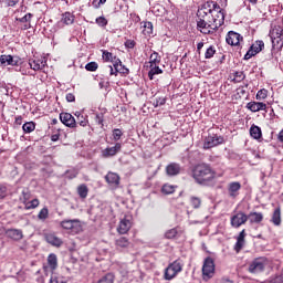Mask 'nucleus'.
I'll list each match as a JSON object with an SVG mask.
<instances>
[{
	"instance_id": "nucleus-38",
	"label": "nucleus",
	"mask_w": 283,
	"mask_h": 283,
	"mask_svg": "<svg viewBox=\"0 0 283 283\" xmlns=\"http://www.w3.org/2000/svg\"><path fill=\"white\" fill-rule=\"evenodd\" d=\"M49 216H50V210L48 209V207H44L40 210L38 218L39 220L45 221L48 220Z\"/></svg>"
},
{
	"instance_id": "nucleus-53",
	"label": "nucleus",
	"mask_w": 283,
	"mask_h": 283,
	"mask_svg": "<svg viewBox=\"0 0 283 283\" xmlns=\"http://www.w3.org/2000/svg\"><path fill=\"white\" fill-rule=\"evenodd\" d=\"M103 120H104V115L103 113H98L95 116V122L97 123V125H101L103 127Z\"/></svg>"
},
{
	"instance_id": "nucleus-26",
	"label": "nucleus",
	"mask_w": 283,
	"mask_h": 283,
	"mask_svg": "<svg viewBox=\"0 0 283 283\" xmlns=\"http://www.w3.org/2000/svg\"><path fill=\"white\" fill-rule=\"evenodd\" d=\"M180 166L176 163H172L166 167V172L168 176H178L180 174Z\"/></svg>"
},
{
	"instance_id": "nucleus-63",
	"label": "nucleus",
	"mask_w": 283,
	"mask_h": 283,
	"mask_svg": "<svg viewBox=\"0 0 283 283\" xmlns=\"http://www.w3.org/2000/svg\"><path fill=\"white\" fill-rule=\"evenodd\" d=\"M280 143H283V129L279 133V136H277Z\"/></svg>"
},
{
	"instance_id": "nucleus-6",
	"label": "nucleus",
	"mask_w": 283,
	"mask_h": 283,
	"mask_svg": "<svg viewBox=\"0 0 283 283\" xmlns=\"http://www.w3.org/2000/svg\"><path fill=\"white\" fill-rule=\"evenodd\" d=\"M61 227L62 229L72 231L73 233H81V231H83V226H81V221L78 219L63 220L61 222Z\"/></svg>"
},
{
	"instance_id": "nucleus-57",
	"label": "nucleus",
	"mask_w": 283,
	"mask_h": 283,
	"mask_svg": "<svg viewBox=\"0 0 283 283\" xmlns=\"http://www.w3.org/2000/svg\"><path fill=\"white\" fill-rule=\"evenodd\" d=\"M77 120H80L78 124L81 127H87V119L85 117L81 116Z\"/></svg>"
},
{
	"instance_id": "nucleus-34",
	"label": "nucleus",
	"mask_w": 283,
	"mask_h": 283,
	"mask_svg": "<svg viewBox=\"0 0 283 283\" xmlns=\"http://www.w3.org/2000/svg\"><path fill=\"white\" fill-rule=\"evenodd\" d=\"M150 71L148 72V77L150 78V81H154V76H156V74H163V70L160 69V66L158 65H149Z\"/></svg>"
},
{
	"instance_id": "nucleus-50",
	"label": "nucleus",
	"mask_w": 283,
	"mask_h": 283,
	"mask_svg": "<svg viewBox=\"0 0 283 283\" xmlns=\"http://www.w3.org/2000/svg\"><path fill=\"white\" fill-rule=\"evenodd\" d=\"M120 136H123V132L118 128L113 130V140H120Z\"/></svg>"
},
{
	"instance_id": "nucleus-46",
	"label": "nucleus",
	"mask_w": 283,
	"mask_h": 283,
	"mask_svg": "<svg viewBox=\"0 0 283 283\" xmlns=\"http://www.w3.org/2000/svg\"><path fill=\"white\" fill-rule=\"evenodd\" d=\"M95 22L97 23V25H98L99 28H106V27H107V23H108L105 17H98V18H96Z\"/></svg>"
},
{
	"instance_id": "nucleus-47",
	"label": "nucleus",
	"mask_w": 283,
	"mask_h": 283,
	"mask_svg": "<svg viewBox=\"0 0 283 283\" xmlns=\"http://www.w3.org/2000/svg\"><path fill=\"white\" fill-rule=\"evenodd\" d=\"M50 283H67V281H65V277L63 276L53 275L50 279Z\"/></svg>"
},
{
	"instance_id": "nucleus-14",
	"label": "nucleus",
	"mask_w": 283,
	"mask_h": 283,
	"mask_svg": "<svg viewBox=\"0 0 283 283\" xmlns=\"http://www.w3.org/2000/svg\"><path fill=\"white\" fill-rule=\"evenodd\" d=\"M60 120L66 127H72V128L76 127V119L70 113H61Z\"/></svg>"
},
{
	"instance_id": "nucleus-55",
	"label": "nucleus",
	"mask_w": 283,
	"mask_h": 283,
	"mask_svg": "<svg viewBox=\"0 0 283 283\" xmlns=\"http://www.w3.org/2000/svg\"><path fill=\"white\" fill-rule=\"evenodd\" d=\"M125 46L128 48L129 50H133V48L136 46V42L133 41V40H127V41L125 42Z\"/></svg>"
},
{
	"instance_id": "nucleus-42",
	"label": "nucleus",
	"mask_w": 283,
	"mask_h": 283,
	"mask_svg": "<svg viewBox=\"0 0 283 283\" xmlns=\"http://www.w3.org/2000/svg\"><path fill=\"white\" fill-rule=\"evenodd\" d=\"M269 96V91L266 88H262L256 93V101H264Z\"/></svg>"
},
{
	"instance_id": "nucleus-20",
	"label": "nucleus",
	"mask_w": 283,
	"mask_h": 283,
	"mask_svg": "<svg viewBox=\"0 0 283 283\" xmlns=\"http://www.w3.org/2000/svg\"><path fill=\"white\" fill-rule=\"evenodd\" d=\"M248 220L251 224H260L264 220V214L262 212H250Z\"/></svg>"
},
{
	"instance_id": "nucleus-51",
	"label": "nucleus",
	"mask_w": 283,
	"mask_h": 283,
	"mask_svg": "<svg viewBox=\"0 0 283 283\" xmlns=\"http://www.w3.org/2000/svg\"><path fill=\"white\" fill-rule=\"evenodd\" d=\"M244 248V241H238L234 245V251H237V253H240V251H242V249Z\"/></svg>"
},
{
	"instance_id": "nucleus-8",
	"label": "nucleus",
	"mask_w": 283,
	"mask_h": 283,
	"mask_svg": "<svg viewBox=\"0 0 283 283\" xmlns=\"http://www.w3.org/2000/svg\"><path fill=\"white\" fill-rule=\"evenodd\" d=\"M224 143V138L218 135H208L205 138L203 149H211L212 147H218V145H222Z\"/></svg>"
},
{
	"instance_id": "nucleus-62",
	"label": "nucleus",
	"mask_w": 283,
	"mask_h": 283,
	"mask_svg": "<svg viewBox=\"0 0 283 283\" xmlns=\"http://www.w3.org/2000/svg\"><path fill=\"white\" fill-rule=\"evenodd\" d=\"M51 140H52L53 143H56V140H59V134L52 135V136H51Z\"/></svg>"
},
{
	"instance_id": "nucleus-52",
	"label": "nucleus",
	"mask_w": 283,
	"mask_h": 283,
	"mask_svg": "<svg viewBox=\"0 0 283 283\" xmlns=\"http://www.w3.org/2000/svg\"><path fill=\"white\" fill-rule=\"evenodd\" d=\"M103 60L104 61H112L114 59V55L109 53L108 51H103Z\"/></svg>"
},
{
	"instance_id": "nucleus-3",
	"label": "nucleus",
	"mask_w": 283,
	"mask_h": 283,
	"mask_svg": "<svg viewBox=\"0 0 283 283\" xmlns=\"http://www.w3.org/2000/svg\"><path fill=\"white\" fill-rule=\"evenodd\" d=\"M269 264H270V262H269V259H266V256H259V258H255L254 260H252L248 264V271L252 275H260V273H264V271L266 270V266H269Z\"/></svg>"
},
{
	"instance_id": "nucleus-56",
	"label": "nucleus",
	"mask_w": 283,
	"mask_h": 283,
	"mask_svg": "<svg viewBox=\"0 0 283 283\" xmlns=\"http://www.w3.org/2000/svg\"><path fill=\"white\" fill-rule=\"evenodd\" d=\"M66 101L67 103H74L76 101V97L72 93L66 94Z\"/></svg>"
},
{
	"instance_id": "nucleus-59",
	"label": "nucleus",
	"mask_w": 283,
	"mask_h": 283,
	"mask_svg": "<svg viewBox=\"0 0 283 283\" xmlns=\"http://www.w3.org/2000/svg\"><path fill=\"white\" fill-rule=\"evenodd\" d=\"M103 3H107V0H94L93 1V6H95V8L103 6Z\"/></svg>"
},
{
	"instance_id": "nucleus-64",
	"label": "nucleus",
	"mask_w": 283,
	"mask_h": 283,
	"mask_svg": "<svg viewBox=\"0 0 283 283\" xmlns=\"http://www.w3.org/2000/svg\"><path fill=\"white\" fill-rule=\"evenodd\" d=\"M109 70H111V76L118 74V72H116V69L114 71V67L109 66Z\"/></svg>"
},
{
	"instance_id": "nucleus-30",
	"label": "nucleus",
	"mask_w": 283,
	"mask_h": 283,
	"mask_svg": "<svg viewBox=\"0 0 283 283\" xmlns=\"http://www.w3.org/2000/svg\"><path fill=\"white\" fill-rule=\"evenodd\" d=\"M87 193H90V188H87V185L82 184L77 187V196H80L82 200H85V198H87Z\"/></svg>"
},
{
	"instance_id": "nucleus-15",
	"label": "nucleus",
	"mask_w": 283,
	"mask_h": 283,
	"mask_svg": "<svg viewBox=\"0 0 283 283\" xmlns=\"http://www.w3.org/2000/svg\"><path fill=\"white\" fill-rule=\"evenodd\" d=\"M120 143H116L113 147H107L102 151L103 158H112V156H116L122 149Z\"/></svg>"
},
{
	"instance_id": "nucleus-5",
	"label": "nucleus",
	"mask_w": 283,
	"mask_h": 283,
	"mask_svg": "<svg viewBox=\"0 0 283 283\" xmlns=\"http://www.w3.org/2000/svg\"><path fill=\"white\" fill-rule=\"evenodd\" d=\"M185 263L182 260L177 259L172 263H169L168 266L165 269L164 280L171 281L178 273H182V268Z\"/></svg>"
},
{
	"instance_id": "nucleus-31",
	"label": "nucleus",
	"mask_w": 283,
	"mask_h": 283,
	"mask_svg": "<svg viewBox=\"0 0 283 283\" xmlns=\"http://www.w3.org/2000/svg\"><path fill=\"white\" fill-rule=\"evenodd\" d=\"M0 63L1 65H17L12 55H0Z\"/></svg>"
},
{
	"instance_id": "nucleus-29",
	"label": "nucleus",
	"mask_w": 283,
	"mask_h": 283,
	"mask_svg": "<svg viewBox=\"0 0 283 283\" xmlns=\"http://www.w3.org/2000/svg\"><path fill=\"white\" fill-rule=\"evenodd\" d=\"M48 266L51 269V271H56V268L59 266L56 254L52 253L48 256Z\"/></svg>"
},
{
	"instance_id": "nucleus-61",
	"label": "nucleus",
	"mask_w": 283,
	"mask_h": 283,
	"mask_svg": "<svg viewBox=\"0 0 283 283\" xmlns=\"http://www.w3.org/2000/svg\"><path fill=\"white\" fill-rule=\"evenodd\" d=\"M202 48H205V42H199L197 44V52L200 54V50H202Z\"/></svg>"
},
{
	"instance_id": "nucleus-54",
	"label": "nucleus",
	"mask_w": 283,
	"mask_h": 283,
	"mask_svg": "<svg viewBox=\"0 0 283 283\" xmlns=\"http://www.w3.org/2000/svg\"><path fill=\"white\" fill-rule=\"evenodd\" d=\"M17 3H19V0H6V6L8 8H14V6H17Z\"/></svg>"
},
{
	"instance_id": "nucleus-28",
	"label": "nucleus",
	"mask_w": 283,
	"mask_h": 283,
	"mask_svg": "<svg viewBox=\"0 0 283 283\" xmlns=\"http://www.w3.org/2000/svg\"><path fill=\"white\" fill-rule=\"evenodd\" d=\"M113 67L115 72L119 74H129V69L125 67V65H123V62H120V60L115 61V63L113 64Z\"/></svg>"
},
{
	"instance_id": "nucleus-45",
	"label": "nucleus",
	"mask_w": 283,
	"mask_h": 283,
	"mask_svg": "<svg viewBox=\"0 0 283 283\" xmlns=\"http://www.w3.org/2000/svg\"><path fill=\"white\" fill-rule=\"evenodd\" d=\"M216 54V48L213 45L209 46L205 53V59H213V55Z\"/></svg>"
},
{
	"instance_id": "nucleus-21",
	"label": "nucleus",
	"mask_w": 283,
	"mask_h": 283,
	"mask_svg": "<svg viewBox=\"0 0 283 283\" xmlns=\"http://www.w3.org/2000/svg\"><path fill=\"white\" fill-rule=\"evenodd\" d=\"M242 189V185L238 181H233L229 184L228 191L231 198H235L238 192Z\"/></svg>"
},
{
	"instance_id": "nucleus-40",
	"label": "nucleus",
	"mask_w": 283,
	"mask_h": 283,
	"mask_svg": "<svg viewBox=\"0 0 283 283\" xmlns=\"http://www.w3.org/2000/svg\"><path fill=\"white\" fill-rule=\"evenodd\" d=\"M39 205H40L39 199H33L24 206V209H27V211H29L30 209H36Z\"/></svg>"
},
{
	"instance_id": "nucleus-48",
	"label": "nucleus",
	"mask_w": 283,
	"mask_h": 283,
	"mask_svg": "<svg viewBox=\"0 0 283 283\" xmlns=\"http://www.w3.org/2000/svg\"><path fill=\"white\" fill-rule=\"evenodd\" d=\"M97 283H114V275L106 274L104 277H102Z\"/></svg>"
},
{
	"instance_id": "nucleus-43",
	"label": "nucleus",
	"mask_w": 283,
	"mask_h": 283,
	"mask_svg": "<svg viewBox=\"0 0 283 283\" xmlns=\"http://www.w3.org/2000/svg\"><path fill=\"white\" fill-rule=\"evenodd\" d=\"M85 70H87V72H96L98 70V63L90 62L85 65Z\"/></svg>"
},
{
	"instance_id": "nucleus-2",
	"label": "nucleus",
	"mask_w": 283,
	"mask_h": 283,
	"mask_svg": "<svg viewBox=\"0 0 283 283\" xmlns=\"http://www.w3.org/2000/svg\"><path fill=\"white\" fill-rule=\"evenodd\" d=\"M192 177L199 185H207L216 178V171L207 164H199L192 170Z\"/></svg>"
},
{
	"instance_id": "nucleus-11",
	"label": "nucleus",
	"mask_w": 283,
	"mask_h": 283,
	"mask_svg": "<svg viewBox=\"0 0 283 283\" xmlns=\"http://www.w3.org/2000/svg\"><path fill=\"white\" fill-rule=\"evenodd\" d=\"M74 23V14L71 12H65L62 14V18L60 21L56 22L54 25V30H62V28H65V25H72Z\"/></svg>"
},
{
	"instance_id": "nucleus-44",
	"label": "nucleus",
	"mask_w": 283,
	"mask_h": 283,
	"mask_svg": "<svg viewBox=\"0 0 283 283\" xmlns=\"http://www.w3.org/2000/svg\"><path fill=\"white\" fill-rule=\"evenodd\" d=\"M244 73L242 71H238L234 73V83H242V81H244Z\"/></svg>"
},
{
	"instance_id": "nucleus-33",
	"label": "nucleus",
	"mask_w": 283,
	"mask_h": 283,
	"mask_svg": "<svg viewBox=\"0 0 283 283\" xmlns=\"http://www.w3.org/2000/svg\"><path fill=\"white\" fill-rule=\"evenodd\" d=\"M160 61H163V57L158 52H153L149 57V65H160Z\"/></svg>"
},
{
	"instance_id": "nucleus-27",
	"label": "nucleus",
	"mask_w": 283,
	"mask_h": 283,
	"mask_svg": "<svg viewBox=\"0 0 283 283\" xmlns=\"http://www.w3.org/2000/svg\"><path fill=\"white\" fill-rule=\"evenodd\" d=\"M250 136L251 138H254V140H260V138H262V128L253 124L250 127Z\"/></svg>"
},
{
	"instance_id": "nucleus-23",
	"label": "nucleus",
	"mask_w": 283,
	"mask_h": 283,
	"mask_svg": "<svg viewBox=\"0 0 283 283\" xmlns=\"http://www.w3.org/2000/svg\"><path fill=\"white\" fill-rule=\"evenodd\" d=\"M45 240L49 244H52V247H61V244H63V241L52 233L46 234Z\"/></svg>"
},
{
	"instance_id": "nucleus-60",
	"label": "nucleus",
	"mask_w": 283,
	"mask_h": 283,
	"mask_svg": "<svg viewBox=\"0 0 283 283\" xmlns=\"http://www.w3.org/2000/svg\"><path fill=\"white\" fill-rule=\"evenodd\" d=\"M244 238H247V233L244 230H242L240 233H239V237L237 238L238 241H244Z\"/></svg>"
},
{
	"instance_id": "nucleus-36",
	"label": "nucleus",
	"mask_w": 283,
	"mask_h": 283,
	"mask_svg": "<svg viewBox=\"0 0 283 283\" xmlns=\"http://www.w3.org/2000/svg\"><path fill=\"white\" fill-rule=\"evenodd\" d=\"M116 247H119V249H127L129 247V240L125 237H120L115 241Z\"/></svg>"
},
{
	"instance_id": "nucleus-39",
	"label": "nucleus",
	"mask_w": 283,
	"mask_h": 283,
	"mask_svg": "<svg viewBox=\"0 0 283 283\" xmlns=\"http://www.w3.org/2000/svg\"><path fill=\"white\" fill-rule=\"evenodd\" d=\"M190 205L193 209H200V205H202V200L198 197H191Z\"/></svg>"
},
{
	"instance_id": "nucleus-10",
	"label": "nucleus",
	"mask_w": 283,
	"mask_h": 283,
	"mask_svg": "<svg viewBox=\"0 0 283 283\" xmlns=\"http://www.w3.org/2000/svg\"><path fill=\"white\" fill-rule=\"evenodd\" d=\"M264 50V41L258 40L255 43H253L250 46V50L245 53L244 60L249 61V59H252V56H255V54H260Z\"/></svg>"
},
{
	"instance_id": "nucleus-16",
	"label": "nucleus",
	"mask_w": 283,
	"mask_h": 283,
	"mask_svg": "<svg viewBox=\"0 0 283 283\" xmlns=\"http://www.w3.org/2000/svg\"><path fill=\"white\" fill-rule=\"evenodd\" d=\"M7 238H10V240H14L15 242H19V240H23V231L20 229H8L6 230Z\"/></svg>"
},
{
	"instance_id": "nucleus-41",
	"label": "nucleus",
	"mask_w": 283,
	"mask_h": 283,
	"mask_svg": "<svg viewBox=\"0 0 283 283\" xmlns=\"http://www.w3.org/2000/svg\"><path fill=\"white\" fill-rule=\"evenodd\" d=\"M161 191L163 193H166L167 196H169V193H174V191H176V187L166 184L163 186Z\"/></svg>"
},
{
	"instance_id": "nucleus-13",
	"label": "nucleus",
	"mask_w": 283,
	"mask_h": 283,
	"mask_svg": "<svg viewBox=\"0 0 283 283\" xmlns=\"http://www.w3.org/2000/svg\"><path fill=\"white\" fill-rule=\"evenodd\" d=\"M247 221L248 214L242 211L231 217V226L234 227V229H240V227H242V224H245Z\"/></svg>"
},
{
	"instance_id": "nucleus-9",
	"label": "nucleus",
	"mask_w": 283,
	"mask_h": 283,
	"mask_svg": "<svg viewBox=\"0 0 283 283\" xmlns=\"http://www.w3.org/2000/svg\"><path fill=\"white\" fill-rule=\"evenodd\" d=\"M132 220L130 214H125L124 218L119 220L117 232L120 233V235H125V233L129 232V229H132Z\"/></svg>"
},
{
	"instance_id": "nucleus-24",
	"label": "nucleus",
	"mask_w": 283,
	"mask_h": 283,
	"mask_svg": "<svg viewBox=\"0 0 283 283\" xmlns=\"http://www.w3.org/2000/svg\"><path fill=\"white\" fill-rule=\"evenodd\" d=\"M271 222H273L275 227H280V224H282V210L280 209V207L275 208L272 214Z\"/></svg>"
},
{
	"instance_id": "nucleus-12",
	"label": "nucleus",
	"mask_w": 283,
	"mask_h": 283,
	"mask_svg": "<svg viewBox=\"0 0 283 283\" xmlns=\"http://www.w3.org/2000/svg\"><path fill=\"white\" fill-rule=\"evenodd\" d=\"M29 65L34 72H39L48 65V59L45 56L33 57L29 60Z\"/></svg>"
},
{
	"instance_id": "nucleus-17",
	"label": "nucleus",
	"mask_w": 283,
	"mask_h": 283,
	"mask_svg": "<svg viewBox=\"0 0 283 283\" xmlns=\"http://www.w3.org/2000/svg\"><path fill=\"white\" fill-rule=\"evenodd\" d=\"M226 41L228 45H240V41H242V38L239 33L230 31L226 38Z\"/></svg>"
},
{
	"instance_id": "nucleus-7",
	"label": "nucleus",
	"mask_w": 283,
	"mask_h": 283,
	"mask_svg": "<svg viewBox=\"0 0 283 283\" xmlns=\"http://www.w3.org/2000/svg\"><path fill=\"white\" fill-rule=\"evenodd\" d=\"M214 273H216V264L213 263V259L207 258L202 266L203 280H211Z\"/></svg>"
},
{
	"instance_id": "nucleus-49",
	"label": "nucleus",
	"mask_w": 283,
	"mask_h": 283,
	"mask_svg": "<svg viewBox=\"0 0 283 283\" xmlns=\"http://www.w3.org/2000/svg\"><path fill=\"white\" fill-rule=\"evenodd\" d=\"M8 196V187L3 184H0V200H3Z\"/></svg>"
},
{
	"instance_id": "nucleus-37",
	"label": "nucleus",
	"mask_w": 283,
	"mask_h": 283,
	"mask_svg": "<svg viewBox=\"0 0 283 283\" xmlns=\"http://www.w3.org/2000/svg\"><path fill=\"white\" fill-rule=\"evenodd\" d=\"M30 198H31L30 190L23 189L20 196V201L23 202L24 207L29 202L28 200H30Z\"/></svg>"
},
{
	"instance_id": "nucleus-4",
	"label": "nucleus",
	"mask_w": 283,
	"mask_h": 283,
	"mask_svg": "<svg viewBox=\"0 0 283 283\" xmlns=\"http://www.w3.org/2000/svg\"><path fill=\"white\" fill-rule=\"evenodd\" d=\"M269 36L271 38L272 48L283 46V25L272 23Z\"/></svg>"
},
{
	"instance_id": "nucleus-19",
	"label": "nucleus",
	"mask_w": 283,
	"mask_h": 283,
	"mask_svg": "<svg viewBox=\"0 0 283 283\" xmlns=\"http://www.w3.org/2000/svg\"><path fill=\"white\" fill-rule=\"evenodd\" d=\"M105 180L112 187H118V185H120V177L116 172H108L105 176Z\"/></svg>"
},
{
	"instance_id": "nucleus-58",
	"label": "nucleus",
	"mask_w": 283,
	"mask_h": 283,
	"mask_svg": "<svg viewBox=\"0 0 283 283\" xmlns=\"http://www.w3.org/2000/svg\"><path fill=\"white\" fill-rule=\"evenodd\" d=\"M165 103H167V99H165L164 97H159V98L156 101L155 107H158V106H160V105H165Z\"/></svg>"
},
{
	"instance_id": "nucleus-35",
	"label": "nucleus",
	"mask_w": 283,
	"mask_h": 283,
	"mask_svg": "<svg viewBox=\"0 0 283 283\" xmlns=\"http://www.w3.org/2000/svg\"><path fill=\"white\" fill-rule=\"evenodd\" d=\"M22 129L24 134H32V132L36 129V124H34V122H27L23 124Z\"/></svg>"
},
{
	"instance_id": "nucleus-18",
	"label": "nucleus",
	"mask_w": 283,
	"mask_h": 283,
	"mask_svg": "<svg viewBox=\"0 0 283 283\" xmlns=\"http://www.w3.org/2000/svg\"><path fill=\"white\" fill-rule=\"evenodd\" d=\"M247 107L250 109V112H266V104L263 102H249L247 104Z\"/></svg>"
},
{
	"instance_id": "nucleus-1",
	"label": "nucleus",
	"mask_w": 283,
	"mask_h": 283,
	"mask_svg": "<svg viewBox=\"0 0 283 283\" xmlns=\"http://www.w3.org/2000/svg\"><path fill=\"white\" fill-rule=\"evenodd\" d=\"M197 29L201 34H216L224 25V11L217 2H206L197 11Z\"/></svg>"
},
{
	"instance_id": "nucleus-32",
	"label": "nucleus",
	"mask_w": 283,
	"mask_h": 283,
	"mask_svg": "<svg viewBox=\"0 0 283 283\" xmlns=\"http://www.w3.org/2000/svg\"><path fill=\"white\" fill-rule=\"evenodd\" d=\"M143 28L142 32L144 36H150V34H154V24L151 22H144Z\"/></svg>"
},
{
	"instance_id": "nucleus-22",
	"label": "nucleus",
	"mask_w": 283,
	"mask_h": 283,
	"mask_svg": "<svg viewBox=\"0 0 283 283\" xmlns=\"http://www.w3.org/2000/svg\"><path fill=\"white\" fill-rule=\"evenodd\" d=\"M178 235H182V229H180V227L172 228L165 233L167 240H174V238H178Z\"/></svg>"
},
{
	"instance_id": "nucleus-25",
	"label": "nucleus",
	"mask_w": 283,
	"mask_h": 283,
	"mask_svg": "<svg viewBox=\"0 0 283 283\" xmlns=\"http://www.w3.org/2000/svg\"><path fill=\"white\" fill-rule=\"evenodd\" d=\"M17 21H20V23H24L22 27V30H30L32 28L31 21H32V13H27L24 17L17 19Z\"/></svg>"
}]
</instances>
